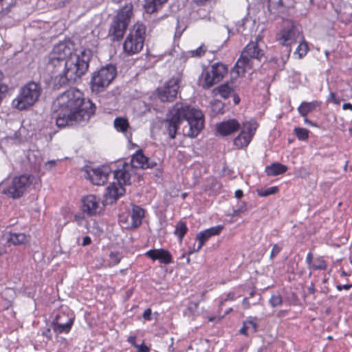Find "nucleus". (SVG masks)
I'll return each instance as SVG.
<instances>
[{
	"mask_svg": "<svg viewBox=\"0 0 352 352\" xmlns=\"http://www.w3.org/2000/svg\"><path fill=\"white\" fill-rule=\"evenodd\" d=\"M56 102V124L59 128L87 123L96 109L95 104L85 98L83 93L76 89H69L60 94Z\"/></svg>",
	"mask_w": 352,
	"mask_h": 352,
	"instance_id": "obj_1",
	"label": "nucleus"
},
{
	"mask_svg": "<svg viewBox=\"0 0 352 352\" xmlns=\"http://www.w3.org/2000/svg\"><path fill=\"white\" fill-rule=\"evenodd\" d=\"M183 120L188 124V129L183 130L184 134L189 138H195L204 127V115L200 110L177 102L170 111L169 117L165 121L166 129L171 139L175 138Z\"/></svg>",
	"mask_w": 352,
	"mask_h": 352,
	"instance_id": "obj_2",
	"label": "nucleus"
},
{
	"mask_svg": "<svg viewBox=\"0 0 352 352\" xmlns=\"http://www.w3.org/2000/svg\"><path fill=\"white\" fill-rule=\"evenodd\" d=\"M92 56L93 52L90 49L76 50L74 56L65 63L63 74L60 76L58 81L60 86L73 84L80 80L88 71Z\"/></svg>",
	"mask_w": 352,
	"mask_h": 352,
	"instance_id": "obj_3",
	"label": "nucleus"
},
{
	"mask_svg": "<svg viewBox=\"0 0 352 352\" xmlns=\"http://www.w3.org/2000/svg\"><path fill=\"white\" fill-rule=\"evenodd\" d=\"M261 39L260 36H256L255 41H250L241 52L234 66L238 76L243 75L248 69H252L254 67V61L260 63L264 57L265 52L258 43Z\"/></svg>",
	"mask_w": 352,
	"mask_h": 352,
	"instance_id": "obj_4",
	"label": "nucleus"
},
{
	"mask_svg": "<svg viewBox=\"0 0 352 352\" xmlns=\"http://www.w3.org/2000/svg\"><path fill=\"white\" fill-rule=\"evenodd\" d=\"M133 16V5L131 2L126 3L118 11L109 29L108 36L111 41H120L123 38Z\"/></svg>",
	"mask_w": 352,
	"mask_h": 352,
	"instance_id": "obj_5",
	"label": "nucleus"
},
{
	"mask_svg": "<svg viewBox=\"0 0 352 352\" xmlns=\"http://www.w3.org/2000/svg\"><path fill=\"white\" fill-rule=\"evenodd\" d=\"M42 93L39 83L31 81L24 85L12 101V107L19 111L27 110L34 106Z\"/></svg>",
	"mask_w": 352,
	"mask_h": 352,
	"instance_id": "obj_6",
	"label": "nucleus"
},
{
	"mask_svg": "<svg viewBox=\"0 0 352 352\" xmlns=\"http://www.w3.org/2000/svg\"><path fill=\"white\" fill-rule=\"evenodd\" d=\"M36 178L31 175H21L8 180L2 186V193L12 199L22 197Z\"/></svg>",
	"mask_w": 352,
	"mask_h": 352,
	"instance_id": "obj_7",
	"label": "nucleus"
},
{
	"mask_svg": "<svg viewBox=\"0 0 352 352\" xmlns=\"http://www.w3.org/2000/svg\"><path fill=\"white\" fill-rule=\"evenodd\" d=\"M145 34L146 26L142 23H135L123 43L124 52L128 55L139 53L143 48Z\"/></svg>",
	"mask_w": 352,
	"mask_h": 352,
	"instance_id": "obj_8",
	"label": "nucleus"
},
{
	"mask_svg": "<svg viewBox=\"0 0 352 352\" xmlns=\"http://www.w3.org/2000/svg\"><path fill=\"white\" fill-rule=\"evenodd\" d=\"M116 76V67L113 65L102 67L92 74L90 87L92 92H102L111 83Z\"/></svg>",
	"mask_w": 352,
	"mask_h": 352,
	"instance_id": "obj_9",
	"label": "nucleus"
},
{
	"mask_svg": "<svg viewBox=\"0 0 352 352\" xmlns=\"http://www.w3.org/2000/svg\"><path fill=\"white\" fill-rule=\"evenodd\" d=\"M300 33V27L298 23L291 19H285L283 21L281 30L276 34V40L283 46L289 47L296 42Z\"/></svg>",
	"mask_w": 352,
	"mask_h": 352,
	"instance_id": "obj_10",
	"label": "nucleus"
},
{
	"mask_svg": "<svg viewBox=\"0 0 352 352\" xmlns=\"http://www.w3.org/2000/svg\"><path fill=\"white\" fill-rule=\"evenodd\" d=\"M182 82V76H173L164 85L157 89V96L162 102H172L177 98Z\"/></svg>",
	"mask_w": 352,
	"mask_h": 352,
	"instance_id": "obj_11",
	"label": "nucleus"
},
{
	"mask_svg": "<svg viewBox=\"0 0 352 352\" xmlns=\"http://www.w3.org/2000/svg\"><path fill=\"white\" fill-rule=\"evenodd\" d=\"M227 67L220 63H217L211 66L210 71H206L205 74H202L204 78L202 87L208 89L213 85L221 81L227 73Z\"/></svg>",
	"mask_w": 352,
	"mask_h": 352,
	"instance_id": "obj_12",
	"label": "nucleus"
},
{
	"mask_svg": "<svg viewBox=\"0 0 352 352\" xmlns=\"http://www.w3.org/2000/svg\"><path fill=\"white\" fill-rule=\"evenodd\" d=\"M111 170L108 166H101L86 170L85 177L89 179L94 185L102 186L107 182Z\"/></svg>",
	"mask_w": 352,
	"mask_h": 352,
	"instance_id": "obj_13",
	"label": "nucleus"
},
{
	"mask_svg": "<svg viewBox=\"0 0 352 352\" xmlns=\"http://www.w3.org/2000/svg\"><path fill=\"white\" fill-rule=\"evenodd\" d=\"M82 210L89 216H94L100 213V199L96 195H89L82 199Z\"/></svg>",
	"mask_w": 352,
	"mask_h": 352,
	"instance_id": "obj_14",
	"label": "nucleus"
},
{
	"mask_svg": "<svg viewBox=\"0 0 352 352\" xmlns=\"http://www.w3.org/2000/svg\"><path fill=\"white\" fill-rule=\"evenodd\" d=\"M74 43L71 40H64L59 42L54 47L52 53L62 58L65 62L70 56H74L75 51L76 50L74 49Z\"/></svg>",
	"mask_w": 352,
	"mask_h": 352,
	"instance_id": "obj_15",
	"label": "nucleus"
},
{
	"mask_svg": "<svg viewBox=\"0 0 352 352\" xmlns=\"http://www.w3.org/2000/svg\"><path fill=\"white\" fill-rule=\"evenodd\" d=\"M132 167L135 168H153L157 166V163L145 156L142 149L138 150L131 160Z\"/></svg>",
	"mask_w": 352,
	"mask_h": 352,
	"instance_id": "obj_16",
	"label": "nucleus"
},
{
	"mask_svg": "<svg viewBox=\"0 0 352 352\" xmlns=\"http://www.w3.org/2000/svg\"><path fill=\"white\" fill-rule=\"evenodd\" d=\"M74 318H67L65 314H58L52 322V328L56 333H69L74 323Z\"/></svg>",
	"mask_w": 352,
	"mask_h": 352,
	"instance_id": "obj_17",
	"label": "nucleus"
},
{
	"mask_svg": "<svg viewBox=\"0 0 352 352\" xmlns=\"http://www.w3.org/2000/svg\"><path fill=\"white\" fill-rule=\"evenodd\" d=\"M153 261L159 260L161 263L167 265L173 263L171 254L164 249H153L150 250L145 254Z\"/></svg>",
	"mask_w": 352,
	"mask_h": 352,
	"instance_id": "obj_18",
	"label": "nucleus"
},
{
	"mask_svg": "<svg viewBox=\"0 0 352 352\" xmlns=\"http://www.w3.org/2000/svg\"><path fill=\"white\" fill-rule=\"evenodd\" d=\"M239 129L240 124L235 119H230L217 124V132L222 136L231 135Z\"/></svg>",
	"mask_w": 352,
	"mask_h": 352,
	"instance_id": "obj_19",
	"label": "nucleus"
},
{
	"mask_svg": "<svg viewBox=\"0 0 352 352\" xmlns=\"http://www.w3.org/2000/svg\"><path fill=\"white\" fill-rule=\"evenodd\" d=\"M125 192V188L123 186L113 183L107 188V192L104 195L105 201L107 204H111L118 199L120 197L124 195Z\"/></svg>",
	"mask_w": 352,
	"mask_h": 352,
	"instance_id": "obj_20",
	"label": "nucleus"
},
{
	"mask_svg": "<svg viewBox=\"0 0 352 352\" xmlns=\"http://www.w3.org/2000/svg\"><path fill=\"white\" fill-rule=\"evenodd\" d=\"M144 210L139 206L133 205L131 212V222L126 226V228L135 229L141 226L144 217Z\"/></svg>",
	"mask_w": 352,
	"mask_h": 352,
	"instance_id": "obj_21",
	"label": "nucleus"
},
{
	"mask_svg": "<svg viewBox=\"0 0 352 352\" xmlns=\"http://www.w3.org/2000/svg\"><path fill=\"white\" fill-rule=\"evenodd\" d=\"M314 260V255L309 252L306 257V263L311 270H324L327 267V263L322 256H318Z\"/></svg>",
	"mask_w": 352,
	"mask_h": 352,
	"instance_id": "obj_22",
	"label": "nucleus"
},
{
	"mask_svg": "<svg viewBox=\"0 0 352 352\" xmlns=\"http://www.w3.org/2000/svg\"><path fill=\"white\" fill-rule=\"evenodd\" d=\"M292 0H268L267 10L272 14L276 15L283 12L285 8L289 7Z\"/></svg>",
	"mask_w": 352,
	"mask_h": 352,
	"instance_id": "obj_23",
	"label": "nucleus"
},
{
	"mask_svg": "<svg viewBox=\"0 0 352 352\" xmlns=\"http://www.w3.org/2000/svg\"><path fill=\"white\" fill-rule=\"evenodd\" d=\"M128 167L127 163H124L122 168L116 170L113 172L114 177L117 179L118 185L123 186L124 185H131V174L126 169Z\"/></svg>",
	"mask_w": 352,
	"mask_h": 352,
	"instance_id": "obj_24",
	"label": "nucleus"
},
{
	"mask_svg": "<svg viewBox=\"0 0 352 352\" xmlns=\"http://www.w3.org/2000/svg\"><path fill=\"white\" fill-rule=\"evenodd\" d=\"M234 92V89L233 87L229 82L221 84L212 90L214 96L219 95L224 99L228 98Z\"/></svg>",
	"mask_w": 352,
	"mask_h": 352,
	"instance_id": "obj_25",
	"label": "nucleus"
},
{
	"mask_svg": "<svg viewBox=\"0 0 352 352\" xmlns=\"http://www.w3.org/2000/svg\"><path fill=\"white\" fill-rule=\"evenodd\" d=\"M167 0H145L144 8L146 13L153 14L157 12Z\"/></svg>",
	"mask_w": 352,
	"mask_h": 352,
	"instance_id": "obj_26",
	"label": "nucleus"
},
{
	"mask_svg": "<svg viewBox=\"0 0 352 352\" xmlns=\"http://www.w3.org/2000/svg\"><path fill=\"white\" fill-rule=\"evenodd\" d=\"M114 127L119 131L124 133L128 139L131 138V133L127 135V130L130 128L129 121L126 118L122 117H118L113 121Z\"/></svg>",
	"mask_w": 352,
	"mask_h": 352,
	"instance_id": "obj_27",
	"label": "nucleus"
},
{
	"mask_svg": "<svg viewBox=\"0 0 352 352\" xmlns=\"http://www.w3.org/2000/svg\"><path fill=\"white\" fill-rule=\"evenodd\" d=\"M317 100L312 102H302L300 106L298 107V111L300 115L302 117H306L307 115L313 111L318 105L320 104Z\"/></svg>",
	"mask_w": 352,
	"mask_h": 352,
	"instance_id": "obj_28",
	"label": "nucleus"
},
{
	"mask_svg": "<svg viewBox=\"0 0 352 352\" xmlns=\"http://www.w3.org/2000/svg\"><path fill=\"white\" fill-rule=\"evenodd\" d=\"M287 170V167L280 163H273L265 168V173L267 175L275 176L285 173Z\"/></svg>",
	"mask_w": 352,
	"mask_h": 352,
	"instance_id": "obj_29",
	"label": "nucleus"
},
{
	"mask_svg": "<svg viewBox=\"0 0 352 352\" xmlns=\"http://www.w3.org/2000/svg\"><path fill=\"white\" fill-rule=\"evenodd\" d=\"M221 188V184L214 177L208 178L204 185V190L210 195L217 193Z\"/></svg>",
	"mask_w": 352,
	"mask_h": 352,
	"instance_id": "obj_30",
	"label": "nucleus"
},
{
	"mask_svg": "<svg viewBox=\"0 0 352 352\" xmlns=\"http://www.w3.org/2000/svg\"><path fill=\"white\" fill-rule=\"evenodd\" d=\"M250 141V135H247L244 131H241L239 135L234 138V144L238 148H242L246 147Z\"/></svg>",
	"mask_w": 352,
	"mask_h": 352,
	"instance_id": "obj_31",
	"label": "nucleus"
},
{
	"mask_svg": "<svg viewBox=\"0 0 352 352\" xmlns=\"http://www.w3.org/2000/svg\"><path fill=\"white\" fill-rule=\"evenodd\" d=\"M211 236H209L208 232H206L205 230L200 232L198 233L196 236V240L199 241L198 245L197 247H195V245H194L193 250L190 252V254L192 252H196L199 251L203 245L205 244V243L210 238Z\"/></svg>",
	"mask_w": 352,
	"mask_h": 352,
	"instance_id": "obj_32",
	"label": "nucleus"
},
{
	"mask_svg": "<svg viewBox=\"0 0 352 352\" xmlns=\"http://www.w3.org/2000/svg\"><path fill=\"white\" fill-rule=\"evenodd\" d=\"M8 241L14 245H21L27 241V236L23 233H10Z\"/></svg>",
	"mask_w": 352,
	"mask_h": 352,
	"instance_id": "obj_33",
	"label": "nucleus"
},
{
	"mask_svg": "<svg viewBox=\"0 0 352 352\" xmlns=\"http://www.w3.org/2000/svg\"><path fill=\"white\" fill-rule=\"evenodd\" d=\"M188 230V229L186 224L184 221H179L177 223L174 232H175V234L176 236H177V237L179 238V240L180 242L182 241V239H183L184 235L186 234Z\"/></svg>",
	"mask_w": 352,
	"mask_h": 352,
	"instance_id": "obj_34",
	"label": "nucleus"
},
{
	"mask_svg": "<svg viewBox=\"0 0 352 352\" xmlns=\"http://www.w3.org/2000/svg\"><path fill=\"white\" fill-rule=\"evenodd\" d=\"M294 133L299 140L304 141V140H307L309 138V130H307L305 128L296 127L294 129Z\"/></svg>",
	"mask_w": 352,
	"mask_h": 352,
	"instance_id": "obj_35",
	"label": "nucleus"
},
{
	"mask_svg": "<svg viewBox=\"0 0 352 352\" xmlns=\"http://www.w3.org/2000/svg\"><path fill=\"white\" fill-rule=\"evenodd\" d=\"M278 191L277 186H272L267 188L257 189L256 192L260 197H267L271 195H274Z\"/></svg>",
	"mask_w": 352,
	"mask_h": 352,
	"instance_id": "obj_36",
	"label": "nucleus"
},
{
	"mask_svg": "<svg viewBox=\"0 0 352 352\" xmlns=\"http://www.w3.org/2000/svg\"><path fill=\"white\" fill-rule=\"evenodd\" d=\"M250 326L252 327L254 332L256 331L258 324L252 320H246L243 322V327L239 330L240 333L248 336L247 330Z\"/></svg>",
	"mask_w": 352,
	"mask_h": 352,
	"instance_id": "obj_37",
	"label": "nucleus"
},
{
	"mask_svg": "<svg viewBox=\"0 0 352 352\" xmlns=\"http://www.w3.org/2000/svg\"><path fill=\"white\" fill-rule=\"evenodd\" d=\"M256 129V122H247L243 124L241 131H244L247 135H250V140L253 137L254 132Z\"/></svg>",
	"mask_w": 352,
	"mask_h": 352,
	"instance_id": "obj_38",
	"label": "nucleus"
},
{
	"mask_svg": "<svg viewBox=\"0 0 352 352\" xmlns=\"http://www.w3.org/2000/svg\"><path fill=\"white\" fill-rule=\"evenodd\" d=\"M63 63L65 64V60L58 57L56 55H54L52 52L50 56V60L48 63L49 66H52L54 67H61Z\"/></svg>",
	"mask_w": 352,
	"mask_h": 352,
	"instance_id": "obj_39",
	"label": "nucleus"
},
{
	"mask_svg": "<svg viewBox=\"0 0 352 352\" xmlns=\"http://www.w3.org/2000/svg\"><path fill=\"white\" fill-rule=\"evenodd\" d=\"M309 50V47L305 41L300 42L298 45L295 54L298 55L299 58H302L305 56Z\"/></svg>",
	"mask_w": 352,
	"mask_h": 352,
	"instance_id": "obj_40",
	"label": "nucleus"
},
{
	"mask_svg": "<svg viewBox=\"0 0 352 352\" xmlns=\"http://www.w3.org/2000/svg\"><path fill=\"white\" fill-rule=\"evenodd\" d=\"M211 108L213 113L215 114L223 113V108L224 104L222 103L220 100H214L211 102Z\"/></svg>",
	"mask_w": 352,
	"mask_h": 352,
	"instance_id": "obj_41",
	"label": "nucleus"
},
{
	"mask_svg": "<svg viewBox=\"0 0 352 352\" xmlns=\"http://www.w3.org/2000/svg\"><path fill=\"white\" fill-rule=\"evenodd\" d=\"M291 51V48L289 47H285V48L281 51L282 55L280 56V57H279L280 59V69H283L284 67L285 63L288 60Z\"/></svg>",
	"mask_w": 352,
	"mask_h": 352,
	"instance_id": "obj_42",
	"label": "nucleus"
},
{
	"mask_svg": "<svg viewBox=\"0 0 352 352\" xmlns=\"http://www.w3.org/2000/svg\"><path fill=\"white\" fill-rule=\"evenodd\" d=\"M109 263L111 265H116L120 263L122 256L121 254L118 252H111L109 254Z\"/></svg>",
	"mask_w": 352,
	"mask_h": 352,
	"instance_id": "obj_43",
	"label": "nucleus"
},
{
	"mask_svg": "<svg viewBox=\"0 0 352 352\" xmlns=\"http://www.w3.org/2000/svg\"><path fill=\"white\" fill-rule=\"evenodd\" d=\"M206 52V47L204 45H201L195 50L189 51L188 53L192 57H201L204 55Z\"/></svg>",
	"mask_w": 352,
	"mask_h": 352,
	"instance_id": "obj_44",
	"label": "nucleus"
},
{
	"mask_svg": "<svg viewBox=\"0 0 352 352\" xmlns=\"http://www.w3.org/2000/svg\"><path fill=\"white\" fill-rule=\"evenodd\" d=\"M223 229V226L219 225V226L211 227L208 229H206V230H205V231L206 232H208L209 236H212L219 234Z\"/></svg>",
	"mask_w": 352,
	"mask_h": 352,
	"instance_id": "obj_45",
	"label": "nucleus"
},
{
	"mask_svg": "<svg viewBox=\"0 0 352 352\" xmlns=\"http://www.w3.org/2000/svg\"><path fill=\"white\" fill-rule=\"evenodd\" d=\"M282 302V297L279 294L272 295L270 299V303L274 307L280 305Z\"/></svg>",
	"mask_w": 352,
	"mask_h": 352,
	"instance_id": "obj_46",
	"label": "nucleus"
},
{
	"mask_svg": "<svg viewBox=\"0 0 352 352\" xmlns=\"http://www.w3.org/2000/svg\"><path fill=\"white\" fill-rule=\"evenodd\" d=\"M246 204L245 202H243L240 204H239L236 207V208H234L233 209V214L232 215L233 216H238L239 215L241 212H244L245 210H246Z\"/></svg>",
	"mask_w": 352,
	"mask_h": 352,
	"instance_id": "obj_47",
	"label": "nucleus"
},
{
	"mask_svg": "<svg viewBox=\"0 0 352 352\" xmlns=\"http://www.w3.org/2000/svg\"><path fill=\"white\" fill-rule=\"evenodd\" d=\"M327 102H331L335 104H340V100L336 97V94L334 92L331 91L327 99Z\"/></svg>",
	"mask_w": 352,
	"mask_h": 352,
	"instance_id": "obj_48",
	"label": "nucleus"
},
{
	"mask_svg": "<svg viewBox=\"0 0 352 352\" xmlns=\"http://www.w3.org/2000/svg\"><path fill=\"white\" fill-rule=\"evenodd\" d=\"M199 302H190L188 305V310L192 313V314L195 315V312L198 308Z\"/></svg>",
	"mask_w": 352,
	"mask_h": 352,
	"instance_id": "obj_49",
	"label": "nucleus"
},
{
	"mask_svg": "<svg viewBox=\"0 0 352 352\" xmlns=\"http://www.w3.org/2000/svg\"><path fill=\"white\" fill-rule=\"evenodd\" d=\"M281 250V248L279 247L277 244H275L272 250L271 254H270V258L272 259L274 256H276L277 254H279V252Z\"/></svg>",
	"mask_w": 352,
	"mask_h": 352,
	"instance_id": "obj_50",
	"label": "nucleus"
},
{
	"mask_svg": "<svg viewBox=\"0 0 352 352\" xmlns=\"http://www.w3.org/2000/svg\"><path fill=\"white\" fill-rule=\"evenodd\" d=\"M135 348L138 349V352H149L150 349L148 346L145 345L144 343L142 344L135 345Z\"/></svg>",
	"mask_w": 352,
	"mask_h": 352,
	"instance_id": "obj_51",
	"label": "nucleus"
},
{
	"mask_svg": "<svg viewBox=\"0 0 352 352\" xmlns=\"http://www.w3.org/2000/svg\"><path fill=\"white\" fill-rule=\"evenodd\" d=\"M151 309L150 308L146 309L144 310L142 317L146 320H150L151 319Z\"/></svg>",
	"mask_w": 352,
	"mask_h": 352,
	"instance_id": "obj_52",
	"label": "nucleus"
},
{
	"mask_svg": "<svg viewBox=\"0 0 352 352\" xmlns=\"http://www.w3.org/2000/svg\"><path fill=\"white\" fill-rule=\"evenodd\" d=\"M74 221H76L78 225H81L85 221L84 216L82 214H75Z\"/></svg>",
	"mask_w": 352,
	"mask_h": 352,
	"instance_id": "obj_53",
	"label": "nucleus"
},
{
	"mask_svg": "<svg viewBox=\"0 0 352 352\" xmlns=\"http://www.w3.org/2000/svg\"><path fill=\"white\" fill-rule=\"evenodd\" d=\"M269 62L271 63H274V65H276L277 66V67L280 68V58H278L277 56H273L270 59Z\"/></svg>",
	"mask_w": 352,
	"mask_h": 352,
	"instance_id": "obj_54",
	"label": "nucleus"
},
{
	"mask_svg": "<svg viewBox=\"0 0 352 352\" xmlns=\"http://www.w3.org/2000/svg\"><path fill=\"white\" fill-rule=\"evenodd\" d=\"M91 243V239L89 236H86L82 239V245L87 246Z\"/></svg>",
	"mask_w": 352,
	"mask_h": 352,
	"instance_id": "obj_55",
	"label": "nucleus"
},
{
	"mask_svg": "<svg viewBox=\"0 0 352 352\" xmlns=\"http://www.w3.org/2000/svg\"><path fill=\"white\" fill-rule=\"evenodd\" d=\"M58 160H50L45 163V166L47 168H52L55 166Z\"/></svg>",
	"mask_w": 352,
	"mask_h": 352,
	"instance_id": "obj_56",
	"label": "nucleus"
},
{
	"mask_svg": "<svg viewBox=\"0 0 352 352\" xmlns=\"http://www.w3.org/2000/svg\"><path fill=\"white\" fill-rule=\"evenodd\" d=\"M127 341L131 344L133 346H134L135 347V345H138V344H136V337L135 336H130L128 338V340Z\"/></svg>",
	"mask_w": 352,
	"mask_h": 352,
	"instance_id": "obj_57",
	"label": "nucleus"
},
{
	"mask_svg": "<svg viewBox=\"0 0 352 352\" xmlns=\"http://www.w3.org/2000/svg\"><path fill=\"white\" fill-rule=\"evenodd\" d=\"M235 197L238 199H240L243 197V192L241 190H237L234 193Z\"/></svg>",
	"mask_w": 352,
	"mask_h": 352,
	"instance_id": "obj_58",
	"label": "nucleus"
},
{
	"mask_svg": "<svg viewBox=\"0 0 352 352\" xmlns=\"http://www.w3.org/2000/svg\"><path fill=\"white\" fill-rule=\"evenodd\" d=\"M234 297H235V294L234 292H229L227 294L226 300H233L234 299Z\"/></svg>",
	"mask_w": 352,
	"mask_h": 352,
	"instance_id": "obj_59",
	"label": "nucleus"
},
{
	"mask_svg": "<svg viewBox=\"0 0 352 352\" xmlns=\"http://www.w3.org/2000/svg\"><path fill=\"white\" fill-rule=\"evenodd\" d=\"M43 335L49 339H51V330L50 329H47L45 331L43 332Z\"/></svg>",
	"mask_w": 352,
	"mask_h": 352,
	"instance_id": "obj_60",
	"label": "nucleus"
},
{
	"mask_svg": "<svg viewBox=\"0 0 352 352\" xmlns=\"http://www.w3.org/2000/svg\"><path fill=\"white\" fill-rule=\"evenodd\" d=\"M242 303H243V305H244L245 308H249L250 307V303L249 299L248 298H245L243 300Z\"/></svg>",
	"mask_w": 352,
	"mask_h": 352,
	"instance_id": "obj_61",
	"label": "nucleus"
},
{
	"mask_svg": "<svg viewBox=\"0 0 352 352\" xmlns=\"http://www.w3.org/2000/svg\"><path fill=\"white\" fill-rule=\"evenodd\" d=\"M342 109L344 110H352V104L351 103H344L342 105Z\"/></svg>",
	"mask_w": 352,
	"mask_h": 352,
	"instance_id": "obj_62",
	"label": "nucleus"
},
{
	"mask_svg": "<svg viewBox=\"0 0 352 352\" xmlns=\"http://www.w3.org/2000/svg\"><path fill=\"white\" fill-rule=\"evenodd\" d=\"M233 100L235 104H238L240 102V98L238 95L233 94Z\"/></svg>",
	"mask_w": 352,
	"mask_h": 352,
	"instance_id": "obj_63",
	"label": "nucleus"
},
{
	"mask_svg": "<svg viewBox=\"0 0 352 352\" xmlns=\"http://www.w3.org/2000/svg\"><path fill=\"white\" fill-rule=\"evenodd\" d=\"M308 291L311 294H314L315 293L316 290L313 285L308 287Z\"/></svg>",
	"mask_w": 352,
	"mask_h": 352,
	"instance_id": "obj_64",
	"label": "nucleus"
}]
</instances>
